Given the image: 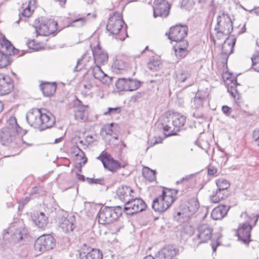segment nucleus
<instances>
[{"mask_svg":"<svg viewBox=\"0 0 259 259\" xmlns=\"http://www.w3.org/2000/svg\"><path fill=\"white\" fill-rule=\"evenodd\" d=\"M133 192V189L130 187L121 186L116 190V195L120 201L125 203L133 196L131 194Z\"/></svg>","mask_w":259,"mask_h":259,"instance_id":"nucleus-24","label":"nucleus"},{"mask_svg":"<svg viewBox=\"0 0 259 259\" xmlns=\"http://www.w3.org/2000/svg\"><path fill=\"white\" fill-rule=\"evenodd\" d=\"M161 62L158 60H153L150 61L147 64V67L153 71H157L160 68Z\"/></svg>","mask_w":259,"mask_h":259,"instance_id":"nucleus-41","label":"nucleus"},{"mask_svg":"<svg viewBox=\"0 0 259 259\" xmlns=\"http://www.w3.org/2000/svg\"><path fill=\"white\" fill-rule=\"evenodd\" d=\"M126 67V63L121 60H116L114 63V69L124 70Z\"/></svg>","mask_w":259,"mask_h":259,"instance_id":"nucleus-42","label":"nucleus"},{"mask_svg":"<svg viewBox=\"0 0 259 259\" xmlns=\"http://www.w3.org/2000/svg\"><path fill=\"white\" fill-rule=\"evenodd\" d=\"M244 219V244L248 245L249 243L251 241V231L256 225H253L254 220L252 215H248L245 213Z\"/></svg>","mask_w":259,"mask_h":259,"instance_id":"nucleus-18","label":"nucleus"},{"mask_svg":"<svg viewBox=\"0 0 259 259\" xmlns=\"http://www.w3.org/2000/svg\"><path fill=\"white\" fill-rule=\"evenodd\" d=\"M153 7V16L155 18L160 16L166 17L169 13L170 6L166 0H155Z\"/></svg>","mask_w":259,"mask_h":259,"instance_id":"nucleus-15","label":"nucleus"},{"mask_svg":"<svg viewBox=\"0 0 259 259\" xmlns=\"http://www.w3.org/2000/svg\"><path fill=\"white\" fill-rule=\"evenodd\" d=\"M14 82L8 75L0 74V96L9 94L13 90Z\"/></svg>","mask_w":259,"mask_h":259,"instance_id":"nucleus-19","label":"nucleus"},{"mask_svg":"<svg viewBox=\"0 0 259 259\" xmlns=\"http://www.w3.org/2000/svg\"><path fill=\"white\" fill-rule=\"evenodd\" d=\"M223 113L227 116H229L232 111V108L226 105H224L222 107Z\"/></svg>","mask_w":259,"mask_h":259,"instance_id":"nucleus-49","label":"nucleus"},{"mask_svg":"<svg viewBox=\"0 0 259 259\" xmlns=\"http://www.w3.org/2000/svg\"><path fill=\"white\" fill-rule=\"evenodd\" d=\"M123 21L118 14L110 17L106 25L107 30L113 35H116L123 27Z\"/></svg>","mask_w":259,"mask_h":259,"instance_id":"nucleus-14","label":"nucleus"},{"mask_svg":"<svg viewBox=\"0 0 259 259\" xmlns=\"http://www.w3.org/2000/svg\"><path fill=\"white\" fill-rule=\"evenodd\" d=\"M171 194H167L163 190L162 194L155 198L152 203V208L157 212H162L166 210L175 201V198Z\"/></svg>","mask_w":259,"mask_h":259,"instance_id":"nucleus-6","label":"nucleus"},{"mask_svg":"<svg viewBox=\"0 0 259 259\" xmlns=\"http://www.w3.org/2000/svg\"><path fill=\"white\" fill-rule=\"evenodd\" d=\"M33 222L39 228L45 229L48 224V217L42 212H35L31 215Z\"/></svg>","mask_w":259,"mask_h":259,"instance_id":"nucleus-25","label":"nucleus"},{"mask_svg":"<svg viewBox=\"0 0 259 259\" xmlns=\"http://www.w3.org/2000/svg\"><path fill=\"white\" fill-rule=\"evenodd\" d=\"M86 107L84 106H79L76 110L85 112Z\"/></svg>","mask_w":259,"mask_h":259,"instance_id":"nucleus-56","label":"nucleus"},{"mask_svg":"<svg viewBox=\"0 0 259 259\" xmlns=\"http://www.w3.org/2000/svg\"><path fill=\"white\" fill-rule=\"evenodd\" d=\"M93 54L94 63L96 65H100L107 63L108 59V54L106 52L102 50L100 47L95 48L93 50Z\"/></svg>","mask_w":259,"mask_h":259,"instance_id":"nucleus-22","label":"nucleus"},{"mask_svg":"<svg viewBox=\"0 0 259 259\" xmlns=\"http://www.w3.org/2000/svg\"><path fill=\"white\" fill-rule=\"evenodd\" d=\"M9 125L3 127L0 131V141L3 145H8L15 148L20 141L18 135L20 127L18 125L15 118H11Z\"/></svg>","mask_w":259,"mask_h":259,"instance_id":"nucleus-2","label":"nucleus"},{"mask_svg":"<svg viewBox=\"0 0 259 259\" xmlns=\"http://www.w3.org/2000/svg\"><path fill=\"white\" fill-rule=\"evenodd\" d=\"M220 34L228 36L233 30V22L228 14L223 12L217 17V23L214 28Z\"/></svg>","mask_w":259,"mask_h":259,"instance_id":"nucleus-7","label":"nucleus"},{"mask_svg":"<svg viewBox=\"0 0 259 259\" xmlns=\"http://www.w3.org/2000/svg\"><path fill=\"white\" fill-rule=\"evenodd\" d=\"M170 128H171V127L168 125H163V130L164 132L169 131V130H170Z\"/></svg>","mask_w":259,"mask_h":259,"instance_id":"nucleus-59","label":"nucleus"},{"mask_svg":"<svg viewBox=\"0 0 259 259\" xmlns=\"http://www.w3.org/2000/svg\"><path fill=\"white\" fill-rule=\"evenodd\" d=\"M86 112L76 110L75 111L74 116L76 119L83 120L85 118Z\"/></svg>","mask_w":259,"mask_h":259,"instance_id":"nucleus-47","label":"nucleus"},{"mask_svg":"<svg viewBox=\"0 0 259 259\" xmlns=\"http://www.w3.org/2000/svg\"><path fill=\"white\" fill-rule=\"evenodd\" d=\"M188 46V42L187 40H183L181 42L177 43L174 46L176 55L180 58H184L188 53L187 50Z\"/></svg>","mask_w":259,"mask_h":259,"instance_id":"nucleus-27","label":"nucleus"},{"mask_svg":"<svg viewBox=\"0 0 259 259\" xmlns=\"http://www.w3.org/2000/svg\"><path fill=\"white\" fill-rule=\"evenodd\" d=\"M28 201H29V198H25V199L24 200V201H23V203L24 204H26Z\"/></svg>","mask_w":259,"mask_h":259,"instance_id":"nucleus-64","label":"nucleus"},{"mask_svg":"<svg viewBox=\"0 0 259 259\" xmlns=\"http://www.w3.org/2000/svg\"><path fill=\"white\" fill-rule=\"evenodd\" d=\"M178 253V250L174 246L169 245L163 248L156 255V259H172Z\"/></svg>","mask_w":259,"mask_h":259,"instance_id":"nucleus-21","label":"nucleus"},{"mask_svg":"<svg viewBox=\"0 0 259 259\" xmlns=\"http://www.w3.org/2000/svg\"><path fill=\"white\" fill-rule=\"evenodd\" d=\"M97 159L101 161L105 168L111 171L115 172L121 167L120 163L114 159L111 155L106 152L103 151Z\"/></svg>","mask_w":259,"mask_h":259,"instance_id":"nucleus-11","label":"nucleus"},{"mask_svg":"<svg viewBox=\"0 0 259 259\" xmlns=\"http://www.w3.org/2000/svg\"><path fill=\"white\" fill-rule=\"evenodd\" d=\"M82 248L79 252V257L80 259H103V253L101 251L98 249H92L89 251L87 249Z\"/></svg>","mask_w":259,"mask_h":259,"instance_id":"nucleus-23","label":"nucleus"},{"mask_svg":"<svg viewBox=\"0 0 259 259\" xmlns=\"http://www.w3.org/2000/svg\"><path fill=\"white\" fill-rule=\"evenodd\" d=\"M228 194V191H225L224 192L217 189L215 192H213V194L210 196V199L213 203H218L221 200L227 197Z\"/></svg>","mask_w":259,"mask_h":259,"instance_id":"nucleus-32","label":"nucleus"},{"mask_svg":"<svg viewBox=\"0 0 259 259\" xmlns=\"http://www.w3.org/2000/svg\"><path fill=\"white\" fill-rule=\"evenodd\" d=\"M236 42V38H233L231 42L225 41L222 46V56H225L227 60L229 56L233 53V46Z\"/></svg>","mask_w":259,"mask_h":259,"instance_id":"nucleus-30","label":"nucleus"},{"mask_svg":"<svg viewBox=\"0 0 259 259\" xmlns=\"http://www.w3.org/2000/svg\"><path fill=\"white\" fill-rule=\"evenodd\" d=\"M19 50L5 37H0V68H3L11 63L10 56L16 55Z\"/></svg>","mask_w":259,"mask_h":259,"instance_id":"nucleus-4","label":"nucleus"},{"mask_svg":"<svg viewBox=\"0 0 259 259\" xmlns=\"http://www.w3.org/2000/svg\"><path fill=\"white\" fill-rule=\"evenodd\" d=\"M232 233L234 236L237 237V240L243 241V224H239L237 228L232 230Z\"/></svg>","mask_w":259,"mask_h":259,"instance_id":"nucleus-39","label":"nucleus"},{"mask_svg":"<svg viewBox=\"0 0 259 259\" xmlns=\"http://www.w3.org/2000/svg\"><path fill=\"white\" fill-rule=\"evenodd\" d=\"M199 203L195 198H193L188 201L187 208H185L183 212H178V216L182 215V218H189L193 215L198 209Z\"/></svg>","mask_w":259,"mask_h":259,"instance_id":"nucleus-17","label":"nucleus"},{"mask_svg":"<svg viewBox=\"0 0 259 259\" xmlns=\"http://www.w3.org/2000/svg\"><path fill=\"white\" fill-rule=\"evenodd\" d=\"M155 171L151 170L148 167H145L143 170L144 177L150 182L155 180Z\"/></svg>","mask_w":259,"mask_h":259,"instance_id":"nucleus-38","label":"nucleus"},{"mask_svg":"<svg viewBox=\"0 0 259 259\" xmlns=\"http://www.w3.org/2000/svg\"><path fill=\"white\" fill-rule=\"evenodd\" d=\"M89 182L90 184H102L103 182V180L101 179H88Z\"/></svg>","mask_w":259,"mask_h":259,"instance_id":"nucleus-53","label":"nucleus"},{"mask_svg":"<svg viewBox=\"0 0 259 259\" xmlns=\"http://www.w3.org/2000/svg\"><path fill=\"white\" fill-rule=\"evenodd\" d=\"M177 81L187 83L188 86L193 84L194 80L192 78L191 74L187 70H183L177 74Z\"/></svg>","mask_w":259,"mask_h":259,"instance_id":"nucleus-29","label":"nucleus"},{"mask_svg":"<svg viewBox=\"0 0 259 259\" xmlns=\"http://www.w3.org/2000/svg\"><path fill=\"white\" fill-rule=\"evenodd\" d=\"M146 208V204L141 198H134L133 196L124 204V211L127 214L133 215L145 210Z\"/></svg>","mask_w":259,"mask_h":259,"instance_id":"nucleus-8","label":"nucleus"},{"mask_svg":"<svg viewBox=\"0 0 259 259\" xmlns=\"http://www.w3.org/2000/svg\"><path fill=\"white\" fill-rule=\"evenodd\" d=\"M144 259H156V257H153L152 255H148L144 258Z\"/></svg>","mask_w":259,"mask_h":259,"instance_id":"nucleus-62","label":"nucleus"},{"mask_svg":"<svg viewBox=\"0 0 259 259\" xmlns=\"http://www.w3.org/2000/svg\"><path fill=\"white\" fill-rule=\"evenodd\" d=\"M90 68L92 69V73L94 77L97 79L101 80L106 76L103 71L101 70L100 65H95L94 66H91Z\"/></svg>","mask_w":259,"mask_h":259,"instance_id":"nucleus-36","label":"nucleus"},{"mask_svg":"<svg viewBox=\"0 0 259 259\" xmlns=\"http://www.w3.org/2000/svg\"><path fill=\"white\" fill-rule=\"evenodd\" d=\"M216 184L218 187V190L223 192L227 191V189L230 186V183L228 181L224 179L220 178L216 181Z\"/></svg>","mask_w":259,"mask_h":259,"instance_id":"nucleus-37","label":"nucleus"},{"mask_svg":"<svg viewBox=\"0 0 259 259\" xmlns=\"http://www.w3.org/2000/svg\"><path fill=\"white\" fill-rule=\"evenodd\" d=\"M141 85V81L130 78H119L115 82V85L119 91H134L138 90Z\"/></svg>","mask_w":259,"mask_h":259,"instance_id":"nucleus-9","label":"nucleus"},{"mask_svg":"<svg viewBox=\"0 0 259 259\" xmlns=\"http://www.w3.org/2000/svg\"><path fill=\"white\" fill-rule=\"evenodd\" d=\"M83 87L85 89L90 90L93 88V85L91 83H87L83 84Z\"/></svg>","mask_w":259,"mask_h":259,"instance_id":"nucleus-57","label":"nucleus"},{"mask_svg":"<svg viewBox=\"0 0 259 259\" xmlns=\"http://www.w3.org/2000/svg\"><path fill=\"white\" fill-rule=\"evenodd\" d=\"M90 59H91L90 56H89L87 55H83L81 59L78 60L76 65L74 69V71H78L80 70L83 67H87L88 65L87 63L85 62L87 61L89 62Z\"/></svg>","mask_w":259,"mask_h":259,"instance_id":"nucleus-35","label":"nucleus"},{"mask_svg":"<svg viewBox=\"0 0 259 259\" xmlns=\"http://www.w3.org/2000/svg\"><path fill=\"white\" fill-rule=\"evenodd\" d=\"M75 218L71 214L63 216L59 220V227L65 232H70L75 227Z\"/></svg>","mask_w":259,"mask_h":259,"instance_id":"nucleus-20","label":"nucleus"},{"mask_svg":"<svg viewBox=\"0 0 259 259\" xmlns=\"http://www.w3.org/2000/svg\"><path fill=\"white\" fill-rule=\"evenodd\" d=\"M26 44L30 49L33 50L37 49V47L35 45V41L33 39L28 40Z\"/></svg>","mask_w":259,"mask_h":259,"instance_id":"nucleus-51","label":"nucleus"},{"mask_svg":"<svg viewBox=\"0 0 259 259\" xmlns=\"http://www.w3.org/2000/svg\"><path fill=\"white\" fill-rule=\"evenodd\" d=\"M121 207L105 206L101 208L98 213V222L104 225L112 223L121 214Z\"/></svg>","mask_w":259,"mask_h":259,"instance_id":"nucleus-5","label":"nucleus"},{"mask_svg":"<svg viewBox=\"0 0 259 259\" xmlns=\"http://www.w3.org/2000/svg\"><path fill=\"white\" fill-rule=\"evenodd\" d=\"M27 123L40 131L52 127L55 123V118L45 109H32L26 115Z\"/></svg>","mask_w":259,"mask_h":259,"instance_id":"nucleus-1","label":"nucleus"},{"mask_svg":"<svg viewBox=\"0 0 259 259\" xmlns=\"http://www.w3.org/2000/svg\"><path fill=\"white\" fill-rule=\"evenodd\" d=\"M198 233L196 237L193 239L197 245L201 243H206L211 239L212 236V229L208 225L203 224L198 228Z\"/></svg>","mask_w":259,"mask_h":259,"instance_id":"nucleus-13","label":"nucleus"},{"mask_svg":"<svg viewBox=\"0 0 259 259\" xmlns=\"http://www.w3.org/2000/svg\"><path fill=\"white\" fill-rule=\"evenodd\" d=\"M203 100V99L199 95H196L193 101L195 108H199L202 106Z\"/></svg>","mask_w":259,"mask_h":259,"instance_id":"nucleus-43","label":"nucleus"},{"mask_svg":"<svg viewBox=\"0 0 259 259\" xmlns=\"http://www.w3.org/2000/svg\"><path fill=\"white\" fill-rule=\"evenodd\" d=\"M219 245H220V242H217V245L215 246L213 244L212 245V250H213V251H216L217 247Z\"/></svg>","mask_w":259,"mask_h":259,"instance_id":"nucleus-60","label":"nucleus"},{"mask_svg":"<svg viewBox=\"0 0 259 259\" xmlns=\"http://www.w3.org/2000/svg\"><path fill=\"white\" fill-rule=\"evenodd\" d=\"M232 84L230 87H229L228 89V92L231 94V96L235 99L237 97V99L236 100V103L237 104V106H240V102L238 100H239L240 97H241V95L238 93L237 87L238 85L240 86V84H238L237 82V80H235L234 81H232Z\"/></svg>","mask_w":259,"mask_h":259,"instance_id":"nucleus-31","label":"nucleus"},{"mask_svg":"<svg viewBox=\"0 0 259 259\" xmlns=\"http://www.w3.org/2000/svg\"><path fill=\"white\" fill-rule=\"evenodd\" d=\"M55 239L50 235H43L37 239L34 243L36 250L45 252L52 249L55 245Z\"/></svg>","mask_w":259,"mask_h":259,"instance_id":"nucleus-10","label":"nucleus"},{"mask_svg":"<svg viewBox=\"0 0 259 259\" xmlns=\"http://www.w3.org/2000/svg\"><path fill=\"white\" fill-rule=\"evenodd\" d=\"M108 79L109 81L111 80V79L109 78V77H108L106 74V76L104 77L103 78H102L101 80H100L102 82H103V83H107L108 82V80H107Z\"/></svg>","mask_w":259,"mask_h":259,"instance_id":"nucleus-55","label":"nucleus"},{"mask_svg":"<svg viewBox=\"0 0 259 259\" xmlns=\"http://www.w3.org/2000/svg\"><path fill=\"white\" fill-rule=\"evenodd\" d=\"M85 23V19L84 18L81 17L78 19L73 20L71 22V25L72 26H83Z\"/></svg>","mask_w":259,"mask_h":259,"instance_id":"nucleus-44","label":"nucleus"},{"mask_svg":"<svg viewBox=\"0 0 259 259\" xmlns=\"http://www.w3.org/2000/svg\"><path fill=\"white\" fill-rule=\"evenodd\" d=\"M31 14L32 12L31 11L30 7L29 6H28L19 14V16L20 18L21 17H29L31 16Z\"/></svg>","mask_w":259,"mask_h":259,"instance_id":"nucleus-45","label":"nucleus"},{"mask_svg":"<svg viewBox=\"0 0 259 259\" xmlns=\"http://www.w3.org/2000/svg\"><path fill=\"white\" fill-rule=\"evenodd\" d=\"M21 222H15L11 224L9 228L4 231L3 239L5 246H10L20 243L26 237L27 231L22 226Z\"/></svg>","mask_w":259,"mask_h":259,"instance_id":"nucleus-3","label":"nucleus"},{"mask_svg":"<svg viewBox=\"0 0 259 259\" xmlns=\"http://www.w3.org/2000/svg\"><path fill=\"white\" fill-rule=\"evenodd\" d=\"M57 23L52 20H41L38 26H35L37 35L48 36L54 33L52 27H55Z\"/></svg>","mask_w":259,"mask_h":259,"instance_id":"nucleus-16","label":"nucleus"},{"mask_svg":"<svg viewBox=\"0 0 259 259\" xmlns=\"http://www.w3.org/2000/svg\"><path fill=\"white\" fill-rule=\"evenodd\" d=\"M252 216L253 217V219L254 220V223H253V225H256L259 218V214H256L255 215L252 214Z\"/></svg>","mask_w":259,"mask_h":259,"instance_id":"nucleus-54","label":"nucleus"},{"mask_svg":"<svg viewBox=\"0 0 259 259\" xmlns=\"http://www.w3.org/2000/svg\"><path fill=\"white\" fill-rule=\"evenodd\" d=\"M252 138L255 141H257V145L259 146V129L255 130L253 132Z\"/></svg>","mask_w":259,"mask_h":259,"instance_id":"nucleus-52","label":"nucleus"},{"mask_svg":"<svg viewBox=\"0 0 259 259\" xmlns=\"http://www.w3.org/2000/svg\"><path fill=\"white\" fill-rule=\"evenodd\" d=\"M172 124L173 125L178 128L177 131H179V128L184 126L186 120V117L184 115H182L180 114H176L173 116Z\"/></svg>","mask_w":259,"mask_h":259,"instance_id":"nucleus-33","label":"nucleus"},{"mask_svg":"<svg viewBox=\"0 0 259 259\" xmlns=\"http://www.w3.org/2000/svg\"><path fill=\"white\" fill-rule=\"evenodd\" d=\"M256 45L259 47V43L257 41ZM251 67L250 69L256 72H259V49L256 50L255 54L251 58Z\"/></svg>","mask_w":259,"mask_h":259,"instance_id":"nucleus-34","label":"nucleus"},{"mask_svg":"<svg viewBox=\"0 0 259 259\" xmlns=\"http://www.w3.org/2000/svg\"><path fill=\"white\" fill-rule=\"evenodd\" d=\"M63 140V138L62 137H60L59 138H58V139H56L55 140V143H58L61 141H62V140Z\"/></svg>","mask_w":259,"mask_h":259,"instance_id":"nucleus-61","label":"nucleus"},{"mask_svg":"<svg viewBox=\"0 0 259 259\" xmlns=\"http://www.w3.org/2000/svg\"><path fill=\"white\" fill-rule=\"evenodd\" d=\"M217 37L219 38V39H221V38H222V39H223V38H222V37H223L224 36H226V35H221V34H219V33H217Z\"/></svg>","mask_w":259,"mask_h":259,"instance_id":"nucleus-63","label":"nucleus"},{"mask_svg":"<svg viewBox=\"0 0 259 259\" xmlns=\"http://www.w3.org/2000/svg\"><path fill=\"white\" fill-rule=\"evenodd\" d=\"M77 178L79 180H80L82 181H84V179H85V177L83 175H80L79 174H77Z\"/></svg>","mask_w":259,"mask_h":259,"instance_id":"nucleus-58","label":"nucleus"},{"mask_svg":"<svg viewBox=\"0 0 259 259\" xmlns=\"http://www.w3.org/2000/svg\"><path fill=\"white\" fill-rule=\"evenodd\" d=\"M230 207L228 206L221 205L215 207L212 211L211 217L214 220L223 219L227 213Z\"/></svg>","mask_w":259,"mask_h":259,"instance_id":"nucleus-26","label":"nucleus"},{"mask_svg":"<svg viewBox=\"0 0 259 259\" xmlns=\"http://www.w3.org/2000/svg\"><path fill=\"white\" fill-rule=\"evenodd\" d=\"M188 28L186 26L177 25L170 28L168 38L177 43L185 40L184 38L187 35Z\"/></svg>","mask_w":259,"mask_h":259,"instance_id":"nucleus-12","label":"nucleus"},{"mask_svg":"<svg viewBox=\"0 0 259 259\" xmlns=\"http://www.w3.org/2000/svg\"><path fill=\"white\" fill-rule=\"evenodd\" d=\"M57 85L55 82H44L40 85V89L45 96H52L56 92Z\"/></svg>","mask_w":259,"mask_h":259,"instance_id":"nucleus-28","label":"nucleus"},{"mask_svg":"<svg viewBox=\"0 0 259 259\" xmlns=\"http://www.w3.org/2000/svg\"><path fill=\"white\" fill-rule=\"evenodd\" d=\"M218 171L217 168L213 165H209L207 167V173L209 176H214Z\"/></svg>","mask_w":259,"mask_h":259,"instance_id":"nucleus-48","label":"nucleus"},{"mask_svg":"<svg viewBox=\"0 0 259 259\" xmlns=\"http://www.w3.org/2000/svg\"><path fill=\"white\" fill-rule=\"evenodd\" d=\"M121 111V108L119 107L115 108L109 107L108 108V111L104 113V115L107 114H113L118 113Z\"/></svg>","mask_w":259,"mask_h":259,"instance_id":"nucleus-46","label":"nucleus"},{"mask_svg":"<svg viewBox=\"0 0 259 259\" xmlns=\"http://www.w3.org/2000/svg\"><path fill=\"white\" fill-rule=\"evenodd\" d=\"M162 141V139L160 137H158L157 138L156 137H155L154 139H152V140L149 141V143L150 144V146H152L155 145L156 144L161 143Z\"/></svg>","mask_w":259,"mask_h":259,"instance_id":"nucleus-50","label":"nucleus"},{"mask_svg":"<svg viewBox=\"0 0 259 259\" xmlns=\"http://www.w3.org/2000/svg\"><path fill=\"white\" fill-rule=\"evenodd\" d=\"M117 127V124L111 123L109 124L105 125L104 127V131L106 135L113 136L114 134H115V132H116V127Z\"/></svg>","mask_w":259,"mask_h":259,"instance_id":"nucleus-40","label":"nucleus"}]
</instances>
